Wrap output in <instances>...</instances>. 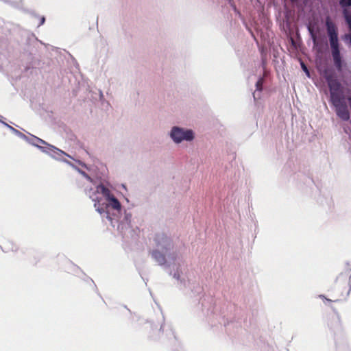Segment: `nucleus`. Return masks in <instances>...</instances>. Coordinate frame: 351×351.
Segmentation results:
<instances>
[{
    "label": "nucleus",
    "instance_id": "nucleus-4",
    "mask_svg": "<svg viewBox=\"0 0 351 351\" xmlns=\"http://www.w3.org/2000/svg\"><path fill=\"white\" fill-rule=\"evenodd\" d=\"M171 137L176 143H180L183 140L191 141L194 136L191 130L184 131L180 128L174 127L171 132Z\"/></svg>",
    "mask_w": 351,
    "mask_h": 351
},
{
    "label": "nucleus",
    "instance_id": "nucleus-7",
    "mask_svg": "<svg viewBox=\"0 0 351 351\" xmlns=\"http://www.w3.org/2000/svg\"><path fill=\"white\" fill-rule=\"evenodd\" d=\"M343 16L346 23L348 27V29L350 32L349 34L346 35V38L350 41L351 40V14L348 9H343Z\"/></svg>",
    "mask_w": 351,
    "mask_h": 351
},
{
    "label": "nucleus",
    "instance_id": "nucleus-10",
    "mask_svg": "<svg viewBox=\"0 0 351 351\" xmlns=\"http://www.w3.org/2000/svg\"><path fill=\"white\" fill-rule=\"evenodd\" d=\"M263 84V79L260 78L256 83V90H261Z\"/></svg>",
    "mask_w": 351,
    "mask_h": 351
},
{
    "label": "nucleus",
    "instance_id": "nucleus-18",
    "mask_svg": "<svg viewBox=\"0 0 351 351\" xmlns=\"http://www.w3.org/2000/svg\"><path fill=\"white\" fill-rule=\"evenodd\" d=\"M58 150L59 151V149H58ZM60 152L61 153L64 154V153L63 152V151L60 150Z\"/></svg>",
    "mask_w": 351,
    "mask_h": 351
},
{
    "label": "nucleus",
    "instance_id": "nucleus-1",
    "mask_svg": "<svg viewBox=\"0 0 351 351\" xmlns=\"http://www.w3.org/2000/svg\"><path fill=\"white\" fill-rule=\"evenodd\" d=\"M97 193H101L109 202L108 205L113 209L117 210L121 209V206L119 200L114 197L109 189L106 187L104 184H101L96 186L95 191H93L92 193H89V197L95 202L94 207L98 213L100 214L104 213V208L100 204L101 199L97 197Z\"/></svg>",
    "mask_w": 351,
    "mask_h": 351
},
{
    "label": "nucleus",
    "instance_id": "nucleus-8",
    "mask_svg": "<svg viewBox=\"0 0 351 351\" xmlns=\"http://www.w3.org/2000/svg\"><path fill=\"white\" fill-rule=\"evenodd\" d=\"M152 256L159 265H164L166 262L165 256L158 250L153 251Z\"/></svg>",
    "mask_w": 351,
    "mask_h": 351
},
{
    "label": "nucleus",
    "instance_id": "nucleus-12",
    "mask_svg": "<svg viewBox=\"0 0 351 351\" xmlns=\"http://www.w3.org/2000/svg\"><path fill=\"white\" fill-rule=\"evenodd\" d=\"M45 17H44V16H42V17L40 18V23L39 25H43V24L45 23Z\"/></svg>",
    "mask_w": 351,
    "mask_h": 351
},
{
    "label": "nucleus",
    "instance_id": "nucleus-5",
    "mask_svg": "<svg viewBox=\"0 0 351 351\" xmlns=\"http://www.w3.org/2000/svg\"><path fill=\"white\" fill-rule=\"evenodd\" d=\"M331 102L335 107L336 113L338 117L343 121H348L350 119V112L345 101V97L339 99V100H332Z\"/></svg>",
    "mask_w": 351,
    "mask_h": 351
},
{
    "label": "nucleus",
    "instance_id": "nucleus-20",
    "mask_svg": "<svg viewBox=\"0 0 351 351\" xmlns=\"http://www.w3.org/2000/svg\"><path fill=\"white\" fill-rule=\"evenodd\" d=\"M350 44H351V40L350 41Z\"/></svg>",
    "mask_w": 351,
    "mask_h": 351
},
{
    "label": "nucleus",
    "instance_id": "nucleus-6",
    "mask_svg": "<svg viewBox=\"0 0 351 351\" xmlns=\"http://www.w3.org/2000/svg\"><path fill=\"white\" fill-rule=\"evenodd\" d=\"M155 241L158 248L161 250H167L170 247L171 242L165 234H158L155 237Z\"/></svg>",
    "mask_w": 351,
    "mask_h": 351
},
{
    "label": "nucleus",
    "instance_id": "nucleus-11",
    "mask_svg": "<svg viewBox=\"0 0 351 351\" xmlns=\"http://www.w3.org/2000/svg\"><path fill=\"white\" fill-rule=\"evenodd\" d=\"M298 60L300 63L302 70L307 74V65L301 58H299Z\"/></svg>",
    "mask_w": 351,
    "mask_h": 351
},
{
    "label": "nucleus",
    "instance_id": "nucleus-13",
    "mask_svg": "<svg viewBox=\"0 0 351 351\" xmlns=\"http://www.w3.org/2000/svg\"><path fill=\"white\" fill-rule=\"evenodd\" d=\"M308 32H309L311 34H313V31H312V29H311V27H310L309 25H308Z\"/></svg>",
    "mask_w": 351,
    "mask_h": 351
},
{
    "label": "nucleus",
    "instance_id": "nucleus-16",
    "mask_svg": "<svg viewBox=\"0 0 351 351\" xmlns=\"http://www.w3.org/2000/svg\"><path fill=\"white\" fill-rule=\"evenodd\" d=\"M53 147V149H57V150L58 149H57V147Z\"/></svg>",
    "mask_w": 351,
    "mask_h": 351
},
{
    "label": "nucleus",
    "instance_id": "nucleus-15",
    "mask_svg": "<svg viewBox=\"0 0 351 351\" xmlns=\"http://www.w3.org/2000/svg\"><path fill=\"white\" fill-rule=\"evenodd\" d=\"M86 176L88 178V179H89V180L90 179V178L88 176H87V175H86Z\"/></svg>",
    "mask_w": 351,
    "mask_h": 351
},
{
    "label": "nucleus",
    "instance_id": "nucleus-17",
    "mask_svg": "<svg viewBox=\"0 0 351 351\" xmlns=\"http://www.w3.org/2000/svg\"><path fill=\"white\" fill-rule=\"evenodd\" d=\"M53 147V149H57V150L58 149H57V147Z\"/></svg>",
    "mask_w": 351,
    "mask_h": 351
},
{
    "label": "nucleus",
    "instance_id": "nucleus-14",
    "mask_svg": "<svg viewBox=\"0 0 351 351\" xmlns=\"http://www.w3.org/2000/svg\"><path fill=\"white\" fill-rule=\"evenodd\" d=\"M40 142H41L42 143H44V144L45 143V142L44 141H43V140H41V139H40Z\"/></svg>",
    "mask_w": 351,
    "mask_h": 351
},
{
    "label": "nucleus",
    "instance_id": "nucleus-9",
    "mask_svg": "<svg viewBox=\"0 0 351 351\" xmlns=\"http://www.w3.org/2000/svg\"><path fill=\"white\" fill-rule=\"evenodd\" d=\"M339 4L343 8V10L348 9V7L351 6V0H340Z\"/></svg>",
    "mask_w": 351,
    "mask_h": 351
},
{
    "label": "nucleus",
    "instance_id": "nucleus-3",
    "mask_svg": "<svg viewBox=\"0 0 351 351\" xmlns=\"http://www.w3.org/2000/svg\"><path fill=\"white\" fill-rule=\"evenodd\" d=\"M330 93V100H339L345 97L341 83L334 77L328 75L326 77Z\"/></svg>",
    "mask_w": 351,
    "mask_h": 351
},
{
    "label": "nucleus",
    "instance_id": "nucleus-19",
    "mask_svg": "<svg viewBox=\"0 0 351 351\" xmlns=\"http://www.w3.org/2000/svg\"><path fill=\"white\" fill-rule=\"evenodd\" d=\"M350 292H351V287H350V289H349V293H350Z\"/></svg>",
    "mask_w": 351,
    "mask_h": 351
},
{
    "label": "nucleus",
    "instance_id": "nucleus-2",
    "mask_svg": "<svg viewBox=\"0 0 351 351\" xmlns=\"http://www.w3.org/2000/svg\"><path fill=\"white\" fill-rule=\"evenodd\" d=\"M327 33L329 37L331 53L334 64L336 68L341 71L342 68V61L339 51L337 29L335 25L328 19L326 22Z\"/></svg>",
    "mask_w": 351,
    "mask_h": 351
}]
</instances>
